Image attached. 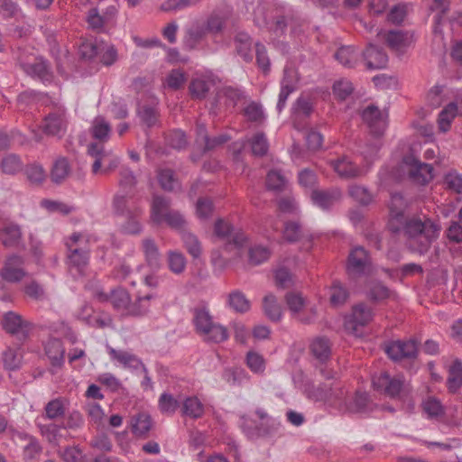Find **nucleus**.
Listing matches in <instances>:
<instances>
[{"instance_id":"obj_44","label":"nucleus","mask_w":462,"mask_h":462,"mask_svg":"<svg viewBox=\"0 0 462 462\" xmlns=\"http://www.w3.org/2000/svg\"><path fill=\"white\" fill-rule=\"evenodd\" d=\"M349 297L348 291L338 281L333 282L329 289V300L335 307L345 304Z\"/></svg>"},{"instance_id":"obj_11","label":"nucleus","mask_w":462,"mask_h":462,"mask_svg":"<svg viewBox=\"0 0 462 462\" xmlns=\"http://www.w3.org/2000/svg\"><path fill=\"white\" fill-rule=\"evenodd\" d=\"M385 352L394 361L416 358L418 343L414 339L393 341L386 346Z\"/></svg>"},{"instance_id":"obj_17","label":"nucleus","mask_w":462,"mask_h":462,"mask_svg":"<svg viewBox=\"0 0 462 462\" xmlns=\"http://www.w3.org/2000/svg\"><path fill=\"white\" fill-rule=\"evenodd\" d=\"M23 238L21 226L18 224L5 223L0 229V240L5 247L19 246Z\"/></svg>"},{"instance_id":"obj_32","label":"nucleus","mask_w":462,"mask_h":462,"mask_svg":"<svg viewBox=\"0 0 462 462\" xmlns=\"http://www.w3.org/2000/svg\"><path fill=\"white\" fill-rule=\"evenodd\" d=\"M181 414L191 419H199L204 414V405L199 398L188 397L182 402Z\"/></svg>"},{"instance_id":"obj_14","label":"nucleus","mask_w":462,"mask_h":462,"mask_svg":"<svg viewBox=\"0 0 462 462\" xmlns=\"http://www.w3.org/2000/svg\"><path fill=\"white\" fill-rule=\"evenodd\" d=\"M207 35V29L204 24L199 22H195L185 30V34L182 39V45L185 50L191 51L204 40Z\"/></svg>"},{"instance_id":"obj_26","label":"nucleus","mask_w":462,"mask_h":462,"mask_svg":"<svg viewBox=\"0 0 462 462\" xmlns=\"http://www.w3.org/2000/svg\"><path fill=\"white\" fill-rule=\"evenodd\" d=\"M283 238L289 243H296L303 238H307L309 242L312 237L310 234L306 233L300 223L297 221H288L284 224Z\"/></svg>"},{"instance_id":"obj_42","label":"nucleus","mask_w":462,"mask_h":462,"mask_svg":"<svg viewBox=\"0 0 462 462\" xmlns=\"http://www.w3.org/2000/svg\"><path fill=\"white\" fill-rule=\"evenodd\" d=\"M23 165V162L19 155L15 153H8L2 159L0 168L3 173L14 175L21 171Z\"/></svg>"},{"instance_id":"obj_39","label":"nucleus","mask_w":462,"mask_h":462,"mask_svg":"<svg viewBox=\"0 0 462 462\" xmlns=\"http://www.w3.org/2000/svg\"><path fill=\"white\" fill-rule=\"evenodd\" d=\"M70 172V166L64 157L57 159L51 171V179L53 182L60 184L65 180Z\"/></svg>"},{"instance_id":"obj_47","label":"nucleus","mask_w":462,"mask_h":462,"mask_svg":"<svg viewBox=\"0 0 462 462\" xmlns=\"http://www.w3.org/2000/svg\"><path fill=\"white\" fill-rule=\"evenodd\" d=\"M65 414L64 401L56 398L50 401L44 407V417L49 420H57Z\"/></svg>"},{"instance_id":"obj_57","label":"nucleus","mask_w":462,"mask_h":462,"mask_svg":"<svg viewBox=\"0 0 462 462\" xmlns=\"http://www.w3.org/2000/svg\"><path fill=\"white\" fill-rule=\"evenodd\" d=\"M158 405L162 413L173 414L179 408L180 402L173 395L164 393L160 396Z\"/></svg>"},{"instance_id":"obj_59","label":"nucleus","mask_w":462,"mask_h":462,"mask_svg":"<svg viewBox=\"0 0 462 462\" xmlns=\"http://www.w3.org/2000/svg\"><path fill=\"white\" fill-rule=\"evenodd\" d=\"M244 115L250 122L262 123L264 120V114L262 106L254 101L245 107Z\"/></svg>"},{"instance_id":"obj_50","label":"nucleus","mask_w":462,"mask_h":462,"mask_svg":"<svg viewBox=\"0 0 462 462\" xmlns=\"http://www.w3.org/2000/svg\"><path fill=\"white\" fill-rule=\"evenodd\" d=\"M14 59L23 71L31 65L36 58L31 47H17L14 52Z\"/></svg>"},{"instance_id":"obj_5","label":"nucleus","mask_w":462,"mask_h":462,"mask_svg":"<svg viewBox=\"0 0 462 462\" xmlns=\"http://www.w3.org/2000/svg\"><path fill=\"white\" fill-rule=\"evenodd\" d=\"M373 310L365 304L353 307L351 314L345 318V329L355 336H359L360 328L365 327L373 319Z\"/></svg>"},{"instance_id":"obj_46","label":"nucleus","mask_w":462,"mask_h":462,"mask_svg":"<svg viewBox=\"0 0 462 462\" xmlns=\"http://www.w3.org/2000/svg\"><path fill=\"white\" fill-rule=\"evenodd\" d=\"M263 310L265 315L273 321H279L282 318V309L277 303L273 294H268L263 298Z\"/></svg>"},{"instance_id":"obj_28","label":"nucleus","mask_w":462,"mask_h":462,"mask_svg":"<svg viewBox=\"0 0 462 462\" xmlns=\"http://www.w3.org/2000/svg\"><path fill=\"white\" fill-rule=\"evenodd\" d=\"M132 432L137 438L146 439L152 427V418L147 413H138L132 418Z\"/></svg>"},{"instance_id":"obj_55","label":"nucleus","mask_w":462,"mask_h":462,"mask_svg":"<svg viewBox=\"0 0 462 462\" xmlns=\"http://www.w3.org/2000/svg\"><path fill=\"white\" fill-rule=\"evenodd\" d=\"M163 223L180 232V234L186 230L187 222L185 218L179 211L173 209L163 218Z\"/></svg>"},{"instance_id":"obj_58","label":"nucleus","mask_w":462,"mask_h":462,"mask_svg":"<svg viewBox=\"0 0 462 462\" xmlns=\"http://www.w3.org/2000/svg\"><path fill=\"white\" fill-rule=\"evenodd\" d=\"M38 427L42 436L45 438L49 443L55 444L58 442L59 437L60 436L61 426L55 423H49L44 425L38 424Z\"/></svg>"},{"instance_id":"obj_40","label":"nucleus","mask_w":462,"mask_h":462,"mask_svg":"<svg viewBox=\"0 0 462 462\" xmlns=\"http://www.w3.org/2000/svg\"><path fill=\"white\" fill-rule=\"evenodd\" d=\"M335 58L344 67L353 68L358 60V53L352 46H343L335 53Z\"/></svg>"},{"instance_id":"obj_9","label":"nucleus","mask_w":462,"mask_h":462,"mask_svg":"<svg viewBox=\"0 0 462 462\" xmlns=\"http://www.w3.org/2000/svg\"><path fill=\"white\" fill-rule=\"evenodd\" d=\"M95 297L100 302H110L115 310L128 314L132 300L130 294L125 289L117 287L112 290L110 293L97 291L95 292Z\"/></svg>"},{"instance_id":"obj_2","label":"nucleus","mask_w":462,"mask_h":462,"mask_svg":"<svg viewBox=\"0 0 462 462\" xmlns=\"http://www.w3.org/2000/svg\"><path fill=\"white\" fill-rule=\"evenodd\" d=\"M88 237L81 233L72 234L66 241L68 249V264L70 272L81 275L88 263L89 246Z\"/></svg>"},{"instance_id":"obj_19","label":"nucleus","mask_w":462,"mask_h":462,"mask_svg":"<svg viewBox=\"0 0 462 462\" xmlns=\"http://www.w3.org/2000/svg\"><path fill=\"white\" fill-rule=\"evenodd\" d=\"M113 208L116 215L124 217L130 214H142V209L135 205L130 195L117 194L113 199Z\"/></svg>"},{"instance_id":"obj_12","label":"nucleus","mask_w":462,"mask_h":462,"mask_svg":"<svg viewBox=\"0 0 462 462\" xmlns=\"http://www.w3.org/2000/svg\"><path fill=\"white\" fill-rule=\"evenodd\" d=\"M1 325L7 333L11 335L21 334L23 337H27L31 329V323L23 319L20 314L14 311L5 312L3 316Z\"/></svg>"},{"instance_id":"obj_30","label":"nucleus","mask_w":462,"mask_h":462,"mask_svg":"<svg viewBox=\"0 0 462 462\" xmlns=\"http://www.w3.org/2000/svg\"><path fill=\"white\" fill-rule=\"evenodd\" d=\"M142 250L149 266L159 267L161 253L154 239L147 237L142 241Z\"/></svg>"},{"instance_id":"obj_22","label":"nucleus","mask_w":462,"mask_h":462,"mask_svg":"<svg viewBox=\"0 0 462 462\" xmlns=\"http://www.w3.org/2000/svg\"><path fill=\"white\" fill-rule=\"evenodd\" d=\"M330 165L337 175L344 179L356 178L362 174V171L346 157L331 161Z\"/></svg>"},{"instance_id":"obj_41","label":"nucleus","mask_w":462,"mask_h":462,"mask_svg":"<svg viewBox=\"0 0 462 462\" xmlns=\"http://www.w3.org/2000/svg\"><path fill=\"white\" fill-rule=\"evenodd\" d=\"M421 407L424 413L430 419H439L445 414V408L440 401L432 396L426 398Z\"/></svg>"},{"instance_id":"obj_25","label":"nucleus","mask_w":462,"mask_h":462,"mask_svg":"<svg viewBox=\"0 0 462 462\" xmlns=\"http://www.w3.org/2000/svg\"><path fill=\"white\" fill-rule=\"evenodd\" d=\"M45 353L54 367L60 368L64 364L65 348L59 339H51L45 346Z\"/></svg>"},{"instance_id":"obj_27","label":"nucleus","mask_w":462,"mask_h":462,"mask_svg":"<svg viewBox=\"0 0 462 462\" xmlns=\"http://www.w3.org/2000/svg\"><path fill=\"white\" fill-rule=\"evenodd\" d=\"M294 71L290 69H284L283 78L281 82V91L277 103V109L281 112L285 106L288 97L294 91L293 86Z\"/></svg>"},{"instance_id":"obj_49","label":"nucleus","mask_w":462,"mask_h":462,"mask_svg":"<svg viewBox=\"0 0 462 462\" xmlns=\"http://www.w3.org/2000/svg\"><path fill=\"white\" fill-rule=\"evenodd\" d=\"M210 82L203 78L193 79L189 86V93L193 98L202 99L209 91Z\"/></svg>"},{"instance_id":"obj_13","label":"nucleus","mask_w":462,"mask_h":462,"mask_svg":"<svg viewBox=\"0 0 462 462\" xmlns=\"http://www.w3.org/2000/svg\"><path fill=\"white\" fill-rule=\"evenodd\" d=\"M343 394V390L335 383H323L309 391V397L316 402H331L340 399Z\"/></svg>"},{"instance_id":"obj_61","label":"nucleus","mask_w":462,"mask_h":462,"mask_svg":"<svg viewBox=\"0 0 462 462\" xmlns=\"http://www.w3.org/2000/svg\"><path fill=\"white\" fill-rule=\"evenodd\" d=\"M271 255L270 250L262 245H255L249 250V261L254 265L261 264L269 259Z\"/></svg>"},{"instance_id":"obj_34","label":"nucleus","mask_w":462,"mask_h":462,"mask_svg":"<svg viewBox=\"0 0 462 462\" xmlns=\"http://www.w3.org/2000/svg\"><path fill=\"white\" fill-rule=\"evenodd\" d=\"M166 261L169 270L174 274L180 275L186 270L187 260L181 252L170 250L167 252Z\"/></svg>"},{"instance_id":"obj_15","label":"nucleus","mask_w":462,"mask_h":462,"mask_svg":"<svg viewBox=\"0 0 462 462\" xmlns=\"http://www.w3.org/2000/svg\"><path fill=\"white\" fill-rule=\"evenodd\" d=\"M370 260L367 252L361 246L354 248L348 256L347 271L349 273L361 274L369 265Z\"/></svg>"},{"instance_id":"obj_18","label":"nucleus","mask_w":462,"mask_h":462,"mask_svg":"<svg viewBox=\"0 0 462 462\" xmlns=\"http://www.w3.org/2000/svg\"><path fill=\"white\" fill-rule=\"evenodd\" d=\"M342 197V193L338 189L328 190L314 189L311 192V199L313 203L322 209H328Z\"/></svg>"},{"instance_id":"obj_64","label":"nucleus","mask_w":462,"mask_h":462,"mask_svg":"<svg viewBox=\"0 0 462 462\" xmlns=\"http://www.w3.org/2000/svg\"><path fill=\"white\" fill-rule=\"evenodd\" d=\"M246 365L250 370L255 374H261L264 371L265 361L260 354L249 351L246 355Z\"/></svg>"},{"instance_id":"obj_51","label":"nucleus","mask_w":462,"mask_h":462,"mask_svg":"<svg viewBox=\"0 0 462 462\" xmlns=\"http://www.w3.org/2000/svg\"><path fill=\"white\" fill-rule=\"evenodd\" d=\"M110 130L109 124L103 117L97 116L94 119L91 134L95 139L106 141L108 138Z\"/></svg>"},{"instance_id":"obj_48","label":"nucleus","mask_w":462,"mask_h":462,"mask_svg":"<svg viewBox=\"0 0 462 462\" xmlns=\"http://www.w3.org/2000/svg\"><path fill=\"white\" fill-rule=\"evenodd\" d=\"M228 305L236 312L244 313L249 310L250 302L245 295L239 291H232L228 295Z\"/></svg>"},{"instance_id":"obj_31","label":"nucleus","mask_w":462,"mask_h":462,"mask_svg":"<svg viewBox=\"0 0 462 462\" xmlns=\"http://www.w3.org/2000/svg\"><path fill=\"white\" fill-rule=\"evenodd\" d=\"M235 45L237 54L245 61L251 62L253 60L252 39L248 33L244 32H237L235 36Z\"/></svg>"},{"instance_id":"obj_60","label":"nucleus","mask_w":462,"mask_h":462,"mask_svg":"<svg viewBox=\"0 0 462 462\" xmlns=\"http://www.w3.org/2000/svg\"><path fill=\"white\" fill-rule=\"evenodd\" d=\"M351 198L362 205H368L372 201V195L368 189L356 184L351 185L348 189Z\"/></svg>"},{"instance_id":"obj_8","label":"nucleus","mask_w":462,"mask_h":462,"mask_svg":"<svg viewBox=\"0 0 462 462\" xmlns=\"http://www.w3.org/2000/svg\"><path fill=\"white\" fill-rule=\"evenodd\" d=\"M66 110L63 106H56L45 116L42 125L43 132L49 135L61 137L67 130Z\"/></svg>"},{"instance_id":"obj_1","label":"nucleus","mask_w":462,"mask_h":462,"mask_svg":"<svg viewBox=\"0 0 462 462\" xmlns=\"http://www.w3.org/2000/svg\"><path fill=\"white\" fill-rule=\"evenodd\" d=\"M391 232L402 235L406 247L411 252L423 255L439 237L440 226L429 217L413 216L402 221L401 225L396 221L392 222Z\"/></svg>"},{"instance_id":"obj_29","label":"nucleus","mask_w":462,"mask_h":462,"mask_svg":"<svg viewBox=\"0 0 462 462\" xmlns=\"http://www.w3.org/2000/svg\"><path fill=\"white\" fill-rule=\"evenodd\" d=\"M241 428L249 439H257L271 432L270 426L263 425V423L258 425L247 416L241 417Z\"/></svg>"},{"instance_id":"obj_43","label":"nucleus","mask_w":462,"mask_h":462,"mask_svg":"<svg viewBox=\"0 0 462 462\" xmlns=\"http://www.w3.org/2000/svg\"><path fill=\"white\" fill-rule=\"evenodd\" d=\"M32 77H37L42 80L50 78V68L42 58L36 57L24 71Z\"/></svg>"},{"instance_id":"obj_33","label":"nucleus","mask_w":462,"mask_h":462,"mask_svg":"<svg viewBox=\"0 0 462 462\" xmlns=\"http://www.w3.org/2000/svg\"><path fill=\"white\" fill-rule=\"evenodd\" d=\"M310 351L317 359L325 362L331 355V344L327 337H319L310 344Z\"/></svg>"},{"instance_id":"obj_54","label":"nucleus","mask_w":462,"mask_h":462,"mask_svg":"<svg viewBox=\"0 0 462 462\" xmlns=\"http://www.w3.org/2000/svg\"><path fill=\"white\" fill-rule=\"evenodd\" d=\"M286 178L279 171H270L266 177L268 189L281 191L285 188Z\"/></svg>"},{"instance_id":"obj_23","label":"nucleus","mask_w":462,"mask_h":462,"mask_svg":"<svg viewBox=\"0 0 462 462\" xmlns=\"http://www.w3.org/2000/svg\"><path fill=\"white\" fill-rule=\"evenodd\" d=\"M199 335L203 337L204 341L215 344L225 342L229 337L227 328L215 321L208 328L199 333Z\"/></svg>"},{"instance_id":"obj_3","label":"nucleus","mask_w":462,"mask_h":462,"mask_svg":"<svg viewBox=\"0 0 462 462\" xmlns=\"http://www.w3.org/2000/svg\"><path fill=\"white\" fill-rule=\"evenodd\" d=\"M372 383L375 391L391 399H403L411 392L410 383L401 374L392 376L389 373L383 372L373 376Z\"/></svg>"},{"instance_id":"obj_4","label":"nucleus","mask_w":462,"mask_h":462,"mask_svg":"<svg viewBox=\"0 0 462 462\" xmlns=\"http://www.w3.org/2000/svg\"><path fill=\"white\" fill-rule=\"evenodd\" d=\"M88 154L94 158L91 169L93 174L108 173L119 164V159L106 152L104 146L99 143H90L88 147Z\"/></svg>"},{"instance_id":"obj_6","label":"nucleus","mask_w":462,"mask_h":462,"mask_svg":"<svg viewBox=\"0 0 462 462\" xmlns=\"http://www.w3.org/2000/svg\"><path fill=\"white\" fill-rule=\"evenodd\" d=\"M402 164L407 168L410 179L420 185L429 183L433 179V167L423 163L413 155L405 156Z\"/></svg>"},{"instance_id":"obj_56","label":"nucleus","mask_w":462,"mask_h":462,"mask_svg":"<svg viewBox=\"0 0 462 462\" xmlns=\"http://www.w3.org/2000/svg\"><path fill=\"white\" fill-rule=\"evenodd\" d=\"M226 24V18L217 14L209 15L204 24L207 33L217 34L221 32Z\"/></svg>"},{"instance_id":"obj_52","label":"nucleus","mask_w":462,"mask_h":462,"mask_svg":"<svg viewBox=\"0 0 462 462\" xmlns=\"http://www.w3.org/2000/svg\"><path fill=\"white\" fill-rule=\"evenodd\" d=\"M27 180L32 185H40L46 179V172L42 165L37 163L29 164L25 168Z\"/></svg>"},{"instance_id":"obj_63","label":"nucleus","mask_w":462,"mask_h":462,"mask_svg":"<svg viewBox=\"0 0 462 462\" xmlns=\"http://www.w3.org/2000/svg\"><path fill=\"white\" fill-rule=\"evenodd\" d=\"M386 42L393 50L399 51L407 44V36L400 31H390L386 34Z\"/></svg>"},{"instance_id":"obj_16","label":"nucleus","mask_w":462,"mask_h":462,"mask_svg":"<svg viewBox=\"0 0 462 462\" xmlns=\"http://www.w3.org/2000/svg\"><path fill=\"white\" fill-rule=\"evenodd\" d=\"M363 57L368 69H380L386 67L388 57L386 53L373 44H369L363 52Z\"/></svg>"},{"instance_id":"obj_36","label":"nucleus","mask_w":462,"mask_h":462,"mask_svg":"<svg viewBox=\"0 0 462 462\" xmlns=\"http://www.w3.org/2000/svg\"><path fill=\"white\" fill-rule=\"evenodd\" d=\"M448 388L456 393L462 385V362L459 359L453 361L448 368Z\"/></svg>"},{"instance_id":"obj_53","label":"nucleus","mask_w":462,"mask_h":462,"mask_svg":"<svg viewBox=\"0 0 462 462\" xmlns=\"http://www.w3.org/2000/svg\"><path fill=\"white\" fill-rule=\"evenodd\" d=\"M248 142L254 155L263 156L267 153L269 144L263 133L255 134Z\"/></svg>"},{"instance_id":"obj_24","label":"nucleus","mask_w":462,"mask_h":462,"mask_svg":"<svg viewBox=\"0 0 462 462\" xmlns=\"http://www.w3.org/2000/svg\"><path fill=\"white\" fill-rule=\"evenodd\" d=\"M109 356L113 360L117 361L126 368L139 370L143 367V364L136 356L123 350H116L111 346L107 347Z\"/></svg>"},{"instance_id":"obj_45","label":"nucleus","mask_w":462,"mask_h":462,"mask_svg":"<svg viewBox=\"0 0 462 462\" xmlns=\"http://www.w3.org/2000/svg\"><path fill=\"white\" fill-rule=\"evenodd\" d=\"M181 239L184 247L194 259H197L201 255V244L194 234L185 230L181 233Z\"/></svg>"},{"instance_id":"obj_20","label":"nucleus","mask_w":462,"mask_h":462,"mask_svg":"<svg viewBox=\"0 0 462 462\" xmlns=\"http://www.w3.org/2000/svg\"><path fill=\"white\" fill-rule=\"evenodd\" d=\"M406 206V201L401 194L395 193L392 195L389 205L390 218L387 224L388 229L390 231L392 222L396 221L397 224L401 225L402 221H405L408 218L403 214Z\"/></svg>"},{"instance_id":"obj_38","label":"nucleus","mask_w":462,"mask_h":462,"mask_svg":"<svg viewBox=\"0 0 462 462\" xmlns=\"http://www.w3.org/2000/svg\"><path fill=\"white\" fill-rule=\"evenodd\" d=\"M142 214H130L127 216H124L125 220L120 224L119 231L124 235H139L143 226L140 222V217Z\"/></svg>"},{"instance_id":"obj_10","label":"nucleus","mask_w":462,"mask_h":462,"mask_svg":"<svg viewBox=\"0 0 462 462\" xmlns=\"http://www.w3.org/2000/svg\"><path fill=\"white\" fill-rule=\"evenodd\" d=\"M362 119L366 124L372 134L381 136L387 127V115L377 106L370 105L362 112Z\"/></svg>"},{"instance_id":"obj_62","label":"nucleus","mask_w":462,"mask_h":462,"mask_svg":"<svg viewBox=\"0 0 462 462\" xmlns=\"http://www.w3.org/2000/svg\"><path fill=\"white\" fill-rule=\"evenodd\" d=\"M158 180L165 190H173L178 186V181L174 178V172L170 169L160 170L158 171Z\"/></svg>"},{"instance_id":"obj_37","label":"nucleus","mask_w":462,"mask_h":462,"mask_svg":"<svg viewBox=\"0 0 462 462\" xmlns=\"http://www.w3.org/2000/svg\"><path fill=\"white\" fill-rule=\"evenodd\" d=\"M457 115V106L456 103L451 102L447 105L439 115L438 125L439 129L442 133H446L449 130L451 122Z\"/></svg>"},{"instance_id":"obj_21","label":"nucleus","mask_w":462,"mask_h":462,"mask_svg":"<svg viewBox=\"0 0 462 462\" xmlns=\"http://www.w3.org/2000/svg\"><path fill=\"white\" fill-rule=\"evenodd\" d=\"M171 200L162 196H154L151 206V219L155 224H162L163 218L171 211Z\"/></svg>"},{"instance_id":"obj_35","label":"nucleus","mask_w":462,"mask_h":462,"mask_svg":"<svg viewBox=\"0 0 462 462\" xmlns=\"http://www.w3.org/2000/svg\"><path fill=\"white\" fill-rule=\"evenodd\" d=\"M214 322L209 310L205 306H199L193 309V323L197 333H200Z\"/></svg>"},{"instance_id":"obj_7","label":"nucleus","mask_w":462,"mask_h":462,"mask_svg":"<svg viewBox=\"0 0 462 462\" xmlns=\"http://www.w3.org/2000/svg\"><path fill=\"white\" fill-rule=\"evenodd\" d=\"M24 259L21 255L13 254L6 257L0 269V277L10 283L22 282L28 274L23 268Z\"/></svg>"}]
</instances>
